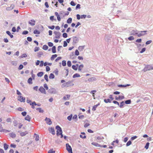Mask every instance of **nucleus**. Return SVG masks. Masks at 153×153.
<instances>
[{
  "instance_id": "obj_1",
  "label": "nucleus",
  "mask_w": 153,
  "mask_h": 153,
  "mask_svg": "<svg viewBox=\"0 0 153 153\" xmlns=\"http://www.w3.org/2000/svg\"><path fill=\"white\" fill-rule=\"evenodd\" d=\"M56 128L57 129L56 134L57 136H59L60 135L61 138H62L63 136L62 134V131L61 128L59 126H57Z\"/></svg>"
},
{
  "instance_id": "obj_2",
  "label": "nucleus",
  "mask_w": 153,
  "mask_h": 153,
  "mask_svg": "<svg viewBox=\"0 0 153 153\" xmlns=\"http://www.w3.org/2000/svg\"><path fill=\"white\" fill-rule=\"evenodd\" d=\"M54 34H55V38L56 39H59L60 38L61 36V33L57 31H54Z\"/></svg>"
},
{
  "instance_id": "obj_3",
  "label": "nucleus",
  "mask_w": 153,
  "mask_h": 153,
  "mask_svg": "<svg viewBox=\"0 0 153 153\" xmlns=\"http://www.w3.org/2000/svg\"><path fill=\"white\" fill-rule=\"evenodd\" d=\"M18 99L21 102H25V98L21 95L19 96L18 97Z\"/></svg>"
},
{
  "instance_id": "obj_4",
  "label": "nucleus",
  "mask_w": 153,
  "mask_h": 153,
  "mask_svg": "<svg viewBox=\"0 0 153 153\" xmlns=\"http://www.w3.org/2000/svg\"><path fill=\"white\" fill-rule=\"evenodd\" d=\"M66 149L68 152L72 151L71 147L68 143L66 144Z\"/></svg>"
},
{
  "instance_id": "obj_5",
  "label": "nucleus",
  "mask_w": 153,
  "mask_h": 153,
  "mask_svg": "<svg viewBox=\"0 0 153 153\" xmlns=\"http://www.w3.org/2000/svg\"><path fill=\"white\" fill-rule=\"evenodd\" d=\"M39 90L42 93L44 94H46V93L45 90L42 86H41L39 89Z\"/></svg>"
},
{
  "instance_id": "obj_6",
  "label": "nucleus",
  "mask_w": 153,
  "mask_h": 153,
  "mask_svg": "<svg viewBox=\"0 0 153 153\" xmlns=\"http://www.w3.org/2000/svg\"><path fill=\"white\" fill-rule=\"evenodd\" d=\"M14 7V5L13 4L10 5V6L6 8V10H7L9 11L13 9Z\"/></svg>"
},
{
  "instance_id": "obj_7",
  "label": "nucleus",
  "mask_w": 153,
  "mask_h": 153,
  "mask_svg": "<svg viewBox=\"0 0 153 153\" xmlns=\"http://www.w3.org/2000/svg\"><path fill=\"white\" fill-rule=\"evenodd\" d=\"M45 120L46 121L47 124L48 125H50L52 123V122L50 118L46 117L45 119Z\"/></svg>"
},
{
  "instance_id": "obj_8",
  "label": "nucleus",
  "mask_w": 153,
  "mask_h": 153,
  "mask_svg": "<svg viewBox=\"0 0 153 153\" xmlns=\"http://www.w3.org/2000/svg\"><path fill=\"white\" fill-rule=\"evenodd\" d=\"M48 130L50 132L52 133L53 135H54L55 134V131L53 128L52 127L49 128Z\"/></svg>"
},
{
  "instance_id": "obj_9",
  "label": "nucleus",
  "mask_w": 153,
  "mask_h": 153,
  "mask_svg": "<svg viewBox=\"0 0 153 153\" xmlns=\"http://www.w3.org/2000/svg\"><path fill=\"white\" fill-rule=\"evenodd\" d=\"M71 83V81H68L65 83L63 84L62 85L63 87H68L69 86H70V84Z\"/></svg>"
},
{
  "instance_id": "obj_10",
  "label": "nucleus",
  "mask_w": 153,
  "mask_h": 153,
  "mask_svg": "<svg viewBox=\"0 0 153 153\" xmlns=\"http://www.w3.org/2000/svg\"><path fill=\"white\" fill-rule=\"evenodd\" d=\"M0 131L1 132H10V131L4 129H3L2 127H0Z\"/></svg>"
},
{
  "instance_id": "obj_11",
  "label": "nucleus",
  "mask_w": 153,
  "mask_h": 153,
  "mask_svg": "<svg viewBox=\"0 0 153 153\" xmlns=\"http://www.w3.org/2000/svg\"><path fill=\"white\" fill-rule=\"evenodd\" d=\"M29 23L31 26L34 25L35 24V21L33 20H31L29 21Z\"/></svg>"
},
{
  "instance_id": "obj_12",
  "label": "nucleus",
  "mask_w": 153,
  "mask_h": 153,
  "mask_svg": "<svg viewBox=\"0 0 153 153\" xmlns=\"http://www.w3.org/2000/svg\"><path fill=\"white\" fill-rule=\"evenodd\" d=\"M79 66V65L78 64H76V65H73L72 66V68L75 70H77L78 69V67Z\"/></svg>"
},
{
  "instance_id": "obj_13",
  "label": "nucleus",
  "mask_w": 153,
  "mask_h": 153,
  "mask_svg": "<svg viewBox=\"0 0 153 153\" xmlns=\"http://www.w3.org/2000/svg\"><path fill=\"white\" fill-rule=\"evenodd\" d=\"M34 137L35 138V140L36 141H38L39 140V136L36 134H34Z\"/></svg>"
},
{
  "instance_id": "obj_14",
  "label": "nucleus",
  "mask_w": 153,
  "mask_h": 153,
  "mask_svg": "<svg viewBox=\"0 0 153 153\" xmlns=\"http://www.w3.org/2000/svg\"><path fill=\"white\" fill-rule=\"evenodd\" d=\"M131 35H135L137 34V31L136 30H133L131 31Z\"/></svg>"
},
{
  "instance_id": "obj_15",
  "label": "nucleus",
  "mask_w": 153,
  "mask_h": 153,
  "mask_svg": "<svg viewBox=\"0 0 153 153\" xmlns=\"http://www.w3.org/2000/svg\"><path fill=\"white\" fill-rule=\"evenodd\" d=\"M91 144L96 147H101L100 145L97 143L95 142H92L91 143Z\"/></svg>"
},
{
  "instance_id": "obj_16",
  "label": "nucleus",
  "mask_w": 153,
  "mask_h": 153,
  "mask_svg": "<svg viewBox=\"0 0 153 153\" xmlns=\"http://www.w3.org/2000/svg\"><path fill=\"white\" fill-rule=\"evenodd\" d=\"M37 104L35 101H34L33 102H32L31 104H30V105H32L31 107L33 108H34L35 106Z\"/></svg>"
},
{
  "instance_id": "obj_17",
  "label": "nucleus",
  "mask_w": 153,
  "mask_h": 153,
  "mask_svg": "<svg viewBox=\"0 0 153 153\" xmlns=\"http://www.w3.org/2000/svg\"><path fill=\"white\" fill-rule=\"evenodd\" d=\"M30 117L29 115H27L25 118V119L28 121H30Z\"/></svg>"
},
{
  "instance_id": "obj_18",
  "label": "nucleus",
  "mask_w": 153,
  "mask_h": 153,
  "mask_svg": "<svg viewBox=\"0 0 153 153\" xmlns=\"http://www.w3.org/2000/svg\"><path fill=\"white\" fill-rule=\"evenodd\" d=\"M70 97V95L69 94L67 95L66 96H64L63 97V99L65 100H68Z\"/></svg>"
},
{
  "instance_id": "obj_19",
  "label": "nucleus",
  "mask_w": 153,
  "mask_h": 153,
  "mask_svg": "<svg viewBox=\"0 0 153 153\" xmlns=\"http://www.w3.org/2000/svg\"><path fill=\"white\" fill-rule=\"evenodd\" d=\"M81 134H83L84 135L83 136H82V135H80V137L81 138H83V139H85V138L86 137V136L85 135V133L84 132H81Z\"/></svg>"
},
{
  "instance_id": "obj_20",
  "label": "nucleus",
  "mask_w": 153,
  "mask_h": 153,
  "mask_svg": "<svg viewBox=\"0 0 153 153\" xmlns=\"http://www.w3.org/2000/svg\"><path fill=\"white\" fill-rule=\"evenodd\" d=\"M28 132L27 131L22 132L20 133V135L21 136H25L26 134H27Z\"/></svg>"
},
{
  "instance_id": "obj_21",
  "label": "nucleus",
  "mask_w": 153,
  "mask_h": 153,
  "mask_svg": "<svg viewBox=\"0 0 153 153\" xmlns=\"http://www.w3.org/2000/svg\"><path fill=\"white\" fill-rule=\"evenodd\" d=\"M84 67V65H79L78 68V70L79 71H81L82 70V68Z\"/></svg>"
},
{
  "instance_id": "obj_22",
  "label": "nucleus",
  "mask_w": 153,
  "mask_h": 153,
  "mask_svg": "<svg viewBox=\"0 0 153 153\" xmlns=\"http://www.w3.org/2000/svg\"><path fill=\"white\" fill-rule=\"evenodd\" d=\"M6 33L8 35L10 36L11 38H13V36L11 34L10 32L9 31H7Z\"/></svg>"
},
{
  "instance_id": "obj_23",
  "label": "nucleus",
  "mask_w": 153,
  "mask_h": 153,
  "mask_svg": "<svg viewBox=\"0 0 153 153\" xmlns=\"http://www.w3.org/2000/svg\"><path fill=\"white\" fill-rule=\"evenodd\" d=\"M130 85L129 84H127L126 85H118V87H126L127 86H129Z\"/></svg>"
},
{
  "instance_id": "obj_24",
  "label": "nucleus",
  "mask_w": 153,
  "mask_h": 153,
  "mask_svg": "<svg viewBox=\"0 0 153 153\" xmlns=\"http://www.w3.org/2000/svg\"><path fill=\"white\" fill-rule=\"evenodd\" d=\"M32 79L31 77L29 78L27 82L30 84H32Z\"/></svg>"
},
{
  "instance_id": "obj_25",
  "label": "nucleus",
  "mask_w": 153,
  "mask_h": 153,
  "mask_svg": "<svg viewBox=\"0 0 153 153\" xmlns=\"http://www.w3.org/2000/svg\"><path fill=\"white\" fill-rule=\"evenodd\" d=\"M57 56V55L56 54H54L51 56V60H53L54 59L56 58Z\"/></svg>"
},
{
  "instance_id": "obj_26",
  "label": "nucleus",
  "mask_w": 153,
  "mask_h": 153,
  "mask_svg": "<svg viewBox=\"0 0 153 153\" xmlns=\"http://www.w3.org/2000/svg\"><path fill=\"white\" fill-rule=\"evenodd\" d=\"M96 80V78L95 77H91L88 79V81L92 82Z\"/></svg>"
},
{
  "instance_id": "obj_27",
  "label": "nucleus",
  "mask_w": 153,
  "mask_h": 153,
  "mask_svg": "<svg viewBox=\"0 0 153 153\" xmlns=\"http://www.w3.org/2000/svg\"><path fill=\"white\" fill-rule=\"evenodd\" d=\"M52 51L53 53H55L56 52V47L55 46H53L52 48Z\"/></svg>"
},
{
  "instance_id": "obj_28",
  "label": "nucleus",
  "mask_w": 153,
  "mask_h": 153,
  "mask_svg": "<svg viewBox=\"0 0 153 153\" xmlns=\"http://www.w3.org/2000/svg\"><path fill=\"white\" fill-rule=\"evenodd\" d=\"M85 46H79L78 48V50L80 51H82L84 49Z\"/></svg>"
},
{
  "instance_id": "obj_29",
  "label": "nucleus",
  "mask_w": 153,
  "mask_h": 153,
  "mask_svg": "<svg viewBox=\"0 0 153 153\" xmlns=\"http://www.w3.org/2000/svg\"><path fill=\"white\" fill-rule=\"evenodd\" d=\"M72 21V19L70 18L67 20V22L68 23L70 24L71 23Z\"/></svg>"
},
{
  "instance_id": "obj_30",
  "label": "nucleus",
  "mask_w": 153,
  "mask_h": 153,
  "mask_svg": "<svg viewBox=\"0 0 153 153\" xmlns=\"http://www.w3.org/2000/svg\"><path fill=\"white\" fill-rule=\"evenodd\" d=\"M80 77V75L79 74H77V73L74 74L73 76V78H75L76 77Z\"/></svg>"
},
{
  "instance_id": "obj_31",
  "label": "nucleus",
  "mask_w": 153,
  "mask_h": 153,
  "mask_svg": "<svg viewBox=\"0 0 153 153\" xmlns=\"http://www.w3.org/2000/svg\"><path fill=\"white\" fill-rule=\"evenodd\" d=\"M43 72H39L37 74V75L39 77H41L43 75Z\"/></svg>"
},
{
  "instance_id": "obj_32",
  "label": "nucleus",
  "mask_w": 153,
  "mask_h": 153,
  "mask_svg": "<svg viewBox=\"0 0 153 153\" xmlns=\"http://www.w3.org/2000/svg\"><path fill=\"white\" fill-rule=\"evenodd\" d=\"M54 78V75L53 74L51 73L50 74V75L49 76V78L50 79H53Z\"/></svg>"
},
{
  "instance_id": "obj_33",
  "label": "nucleus",
  "mask_w": 153,
  "mask_h": 153,
  "mask_svg": "<svg viewBox=\"0 0 153 153\" xmlns=\"http://www.w3.org/2000/svg\"><path fill=\"white\" fill-rule=\"evenodd\" d=\"M48 48V47L46 45H44L42 47V49L45 50H47Z\"/></svg>"
},
{
  "instance_id": "obj_34",
  "label": "nucleus",
  "mask_w": 153,
  "mask_h": 153,
  "mask_svg": "<svg viewBox=\"0 0 153 153\" xmlns=\"http://www.w3.org/2000/svg\"><path fill=\"white\" fill-rule=\"evenodd\" d=\"M99 105V104L94 106L92 108V110L93 111H95L96 110V108H97V106Z\"/></svg>"
},
{
  "instance_id": "obj_35",
  "label": "nucleus",
  "mask_w": 153,
  "mask_h": 153,
  "mask_svg": "<svg viewBox=\"0 0 153 153\" xmlns=\"http://www.w3.org/2000/svg\"><path fill=\"white\" fill-rule=\"evenodd\" d=\"M125 103L124 101H122L120 103V105H119L120 107V108H122L123 106L124 105Z\"/></svg>"
},
{
  "instance_id": "obj_36",
  "label": "nucleus",
  "mask_w": 153,
  "mask_h": 153,
  "mask_svg": "<svg viewBox=\"0 0 153 153\" xmlns=\"http://www.w3.org/2000/svg\"><path fill=\"white\" fill-rule=\"evenodd\" d=\"M146 34V33H137V36L138 37H140L141 36H143V35H145Z\"/></svg>"
},
{
  "instance_id": "obj_37",
  "label": "nucleus",
  "mask_w": 153,
  "mask_h": 153,
  "mask_svg": "<svg viewBox=\"0 0 153 153\" xmlns=\"http://www.w3.org/2000/svg\"><path fill=\"white\" fill-rule=\"evenodd\" d=\"M78 41L77 38L76 37H74L73 38V42L75 43L77 42Z\"/></svg>"
},
{
  "instance_id": "obj_38",
  "label": "nucleus",
  "mask_w": 153,
  "mask_h": 153,
  "mask_svg": "<svg viewBox=\"0 0 153 153\" xmlns=\"http://www.w3.org/2000/svg\"><path fill=\"white\" fill-rule=\"evenodd\" d=\"M55 151L53 149H52L48 151V153H55Z\"/></svg>"
},
{
  "instance_id": "obj_39",
  "label": "nucleus",
  "mask_w": 153,
  "mask_h": 153,
  "mask_svg": "<svg viewBox=\"0 0 153 153\" xmlns=\"http://www.w3.org/2000/svg\"><path fill=\"white\" fill-rule=\"evenodd\" d=\"M4 149L5 150H7L8 148V145L6 143H4Z\"/></svg>"
},
{
  "instance_id": "obj_40",
  "label": "nucleus",
  "mask_w": 153,
  "mask_h": 153,
  "mask_svg": "<svg viewBox=\"0 0 153 153\" xmlns=\"http://www.w3.org/2000/svg\"><path fill=\"white\" fill-rule=\"evenodd\" d=\"M10 136L12 138H14L16 137V134L13 133L10 134Z\"/></svg>"
},
{
  "instance_id": "obj_41",
  "label": "nucleus",
  "mask_w": 153,
  "mask_h": 153,
  "mask_svg": "<svg viewBox=\"0 0 153 153\" xmlns=\"http://www.w3.org/2000/svg\"><path fill=\"white\" fill-rule=\"evenodd\" d=\"M104 101L106 103H108V102L110 103L111 102V101L109 99H104Z\"/></svg>"
},
{
  "instance_id": "obj_42",
  "label": "nucleus",
  "mask_w": 153,
  "mask_h": 153,
  "mask_svg": "<svg viewBox=\"0 0 153 153\" xmlns=\"http://www.w3.org/2000/svg\"><path fill=\"white\" fill-rule=\"evenodd\" d=\"M33 33L35 34H39L40 33L39 31L37 30H35L34 31Z\"/></svg>"
},
{
  "instance_id": "obj_43",
  "label": "nucleus",
  "mask_w": 153,
  "mask_h": 153,
  "mask_svg": "<svg viewBox=\"0 0 153 153\" xmlns=\"http://www.w3.org/2000/svg\"><path fill=\"white\" fill-rule=\"evenodd\" d=\"M36 110L38 111L39 112L42 113L43 112V110H42L41 108H37Z\"/></svg>"
},
{
  "instance_id": "obj_44",
  "label": "nucleus",
  "mask_w": 153,
  "mask_h": 153,
  "mask_svg": "<svg viewBox=\"0 0 153 153\" xmlns=\"http://www.w3.org/2000/svg\"><path fill=\"white\" fill-rule=\"evenodd\" d=\"M131 103V100H126L125 102V103L126 104H130Z\"/></svg>"
},
{
  "instance_id": "obj_45",
  "label": "nucleus",
  "mask_w": 153,
  "mask_h": 153,
  "mask_svg": "<svg viewBox=\"0 0 153 153\" xmlns=\"http://www.w3.org/2000/svg\"><path fill=\"white\" fill-rule=\"evenodd\" d=\"M66 61L65 60H63L62 62V65L63 66H65L66 65Z\"/></svg>"
},
{
  "instance_id": "obj_46",
  "label": "nucleus",
  "mask_w": 153,
  "mask_h": 153,
  "mask_svg": "<svg viewBox=\"0 0 153 153\" xmlns=\"http://www.w3.org/2000/svg\"><path fill=\"white\" fill-rule=\"evenodd\" d=\"M56 75H57L58 74V71L57 69H55L53 72Z\"/></svg>"
},
{
  "instance_id": "obj_47",
  "label": "nucleus",
  "mask_w": 153,
  "mask_h": 153,
  "mask_svg": "<svg viewBox=\"0 0 153 153\" xmlns=\"http://www.w3.org/2000/svg\"><path fill=\"white\" fill-rule=\"evenodd\" d=\"M48 45L50 47H53V44L50 42H48Z\"/></svg>"
},
{
  "instance_id": "obj_48",
  "label": "nucleus",
  "mask_w": 153,
  "mask_h": 153,
  "mask_svg": "<svg viewBox=\"0 0 153 153\" xmlns=\"http://www.w3.org/2000/svg\"><path fill=\"white\" fill-rule=\"evenodd\" d=\"M149 145V142H148L146 143V144L145 147V148L146 149H148Z\"/></svg>"
},
{
  "instance_id": "obj_49",
  "label": "nucleus",
  "mask_w": 153,
  "mask_h": 153,
  "mask_svg": "<svg viewBox=\"0 0 153 153\" xmlns=\"http://www.w3.org/2000/svg\"><path fill=\"white\" fill-rule=\"evenodd\" d=\"M131 144V141H128L126 144V146H128Z\"/></svg>"
},
{
  "instance_id": "obj_50",
  "label": "nucleus",
  "mask_w": 153,
  "mask_h": 153,
  "mask_svg": "<svg viewBox=\"0 0 153 153\" xmlns=\"http://www.w3.org/2000/svg\"><path fill=\"white\" fill-rule=\"evenodd\" d=\"M67 65L68 66L70 67L71 65V62L70 61H68L67 62Z\"/></svg>"
},
{
  "instance_id": "obj_51",
  "label": "nucleus",
  "mask_w": 153,
  "mask_h": 153,
  "mask_svg": "<svg viewBox=\"0 0 153 153\" xmlns=\"http://www.w3.org/2000/svg\"><path fill=\"white\" fill-rule=\"evenodd\" d=\"M44 78L46 80L47 82H48V76L47 75L45 74L44 76Z\"/></svg>"
},
{
  "instance_id": "obj_52",
  "label": "nucleus",
  "mask_w": 153,
  "mask_h": 153,
  "mask_svg": "<svg viewBox=\"0 0 153 153\" xmlns=\"http://www.w3.org/2000/svg\"><path fill=\"white\" fill-rule=\"evenodd\" d=\"M44 88L46 89V90H48V85L46 83H45L44 84Z\"/></svg>"
},
{
  "instance_id": "obj_53",
  "label": "nucleus",
  "mask_w": 153,
  "mask_h": 153,
  "mask_svg": "<svg viewBox=\"0 0 153 153\" xmlns=\"http://www.w3.org/2000/svg\"><path fill=\"white\" fill-rule=\"evenodd\" d=\"M129 40H132L134 39V37L133 36H130L128 38Z\"/></svg>"
},
{
  "instance_id": "obj_54",
  "label": "nucleus",
  "mask_w": 153,
  "mask_h": 153,
  "mask_svg": "<svg viewBox=\"0 0 153 153\" xmlns=\"http://www.w3.org/2000/svg\"><path fill=\"white\" fill-rule=\"evenodd\" d=\"M89 125H90V124L89 123H85L84 125V126L86 128V127H87L88 126H89Z\"/></svg>"
},
{
  "instance_id": "obj_55",
  "label": "nucleus",
  "mask_w": 153,
  "mask_h": 153,
  "mask_svg": "<svg viewBox=\"0 0 153 153\" xmlns=\"http://www.w3.org/2000/svg\"><path fill=\"white\" fill-rule=\"evenodd\" d=\"M72 115H71L68 116L67 117V119L69 121L71 120L72 119Z\"/></svg>"
},
{
  "instance_id": "obj_56",
  "label": "nucleus",
  "mask_w": 153,
  "mask_h": 153,
  "mask_svg": "<svg viewBox=\"0 0 153 153\" xmlns=\"http://www.w3.org/2000/svg\"><path fill=\"white\" fill-rule=\"evenodd\" d=\"M152 42V41L151 40H149V41H147L146 42V45H149V44H150Z\"/></svg>"
},
{
  "instance_id": "obj_57",
  "label": "nucleus",
  "mask_w": 153,
  "mask_h": 153,
  "mask_svg": "<svg viewBox=\"0 0 153 153\" xmlns=\"http://www.w3.org/2000/svg\"><path fill=\"white\" fill-rule=\"evenodd\" d=\"M46 71H48L50 70V68L49 66H47L46 67Z\"/></svg>"
},
{
  "instance_id": "obj_58",
  "label": "nucleus",
  "mask_w": 153,
  "mask_h": 153,
  "mask_svg": "<svg viewBox=\"0 0 153 153\" xmlns=\"http://www.w3.org/2000/svg\"><path fill=\"white\" fill-rule=\"evenodd\" d=\"M39 50V48L38 47H36L34 48V51L36 52L38 51Z\"/></svg>"
},
{
  "instance_id": "obj_59",
  "label": "nucleus",
  "mask_w": 153,
  "mask_h": 153,
  "mask_svg": "<svg viewBox=\"0 0 153 153\" xmlns=\"http://www.w3.org/2000/svg\"><path fill=\"white\" fill-rule=\"evenodd\" d=\"M137 137V136H135L132 137L131 138V140H133L135 139H136Z\"/></svg>"
},
{
  "instance_id": "obj_60",
  "label": "nucleus",
  "mask_w": 153,
  "mask_h": 153,
  "mask_svg": "<svg viewBox=\"0 0 153 153\" xmlns=\"http://www.w3.org/2000/svg\"><path fill=\"white\" fill-rule=\"evenodd\" d=\"M86 16L85 15H81L80 16V18L81 19H85L86 17Z\"/></svg>"
},
{
  "instance_id": "obj_61",
  "label": "nucleus",
  "mask_w": 153,
  "mask_h": 153,
  "mask_svg": "<svg viewBox=\"0 0 153 153\" xmlns=\"http://www.w3.org/2000/svg\"><path fill=\"white\" fill-rule=\"evenodd\" d=\"M48 27L50 29H51L52 30H53V29H54V28L55 27V26L54 25H52V26H49Z\"/></svg>"
},
{
  "instance_id": "obj_62",
  "label": "nucleus",
  "mask_w": 153,
  "mask_h": 153,
  "mask_svg": "<svg viewBox=\"0 0 153 153\" xmlns=\"http://www.w3.org/2000/svg\"><path fill=\"white\" fill-rule=\"evenodd\" d=\"M63 36L64 38H66L67 37V34L66 33H64L63 34Z\"/></svg>"
},
{
  "instance_id": "obj_63",
  "label": "nucleus",
  "mask_w": 153,
  "mask_h": 153,
  "mask_svg": "<svg viewBox=\"0 0 153 153\" xmlns=\"http://www.w3.org/2000/svg\"><path fill=\"white\" fill-rule=\"evenodd\" d=\"M27 40L29 42H31L32 40V39L31 37H28L27 38Z\"/></svg>"
},
{
  "instance_id": "obj_64",
  "label": "nucleus",
  "mask_w": 153,
  "mask_h": 153,
  "mask_svg": "<svg viewBox=\"0 0 153 153\" xmlns=\"http://www.w3.org/2000/svg\"><path fill=\"white\" fill-rule=\"evenodd\" d=\"M75 54L76 56H78L79 54V53L77 50H76L75 51Z\"/></svg>"
}]
</instances>
